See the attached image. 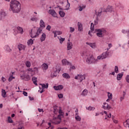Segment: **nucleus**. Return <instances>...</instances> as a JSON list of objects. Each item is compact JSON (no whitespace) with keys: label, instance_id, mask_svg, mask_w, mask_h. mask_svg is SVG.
Returning <instances> with one entry per match:
<instances>
[{"label":"nucleus","instance_id":"nucleus-12","mask_svg":"<svg viewBox=\"0 0 129 129\" xmlns=\"http://www.w3.org/2000/svg\"><path fill=\"white\" fill-rule=\"evenodd\" d=\"M68 42L67 43V50H71L73 48V43L72 42L70 41V40H68Z\"/></svg>","mask_w":129,"mask_h":129},{"label":"nucleus","instance_id":"nucleus-52","mask_svg":"<svg viewBox=\"0 0 129 129\" xmlns=\"http://www.w3.org/2000/svg\"><path fill=\"white\" fill-rule=\"evenodd\" d=\"M76 69V68L74 66H71L70 69V70H75Z\"/></svg>","mask_w":129,"mask_h":129},{"label":"nucleus","instance_id":"nucleus-27","mask_svg":"<svg viewBox=\"0 0 129 129\" xmlns=\"http://www.w3.org/2000/svg\"><path fill=\"white\" fill-rule=\"evenodd\" d=\"M5 49L9 53H10V52H12V49H11L10 46H9L8 45H5Z\"/></svg>","mask_w":129,"mask_h":129},{"label":"nucleus","instance_id":"nucleus-43","mask_svg":"<svg viewBox=\"0 0 129 129\" xmlns=\"http://www.w3.org/2000/svg\"><path fill=\"white\" fill-rule=\"evenodd\" d=\"M6 94H7V93L6 92V90H2V95L3 97H5L6 96Z\"/></svg>","mask_w":129,"mask_h":129},{"label":"nucleus","instance_id":"nucleus-53","mask_svg":"<svg viewBox=\"0 0 129 129\" xmlns=\"http://www.w3.org/2000/svg\"><path fill=\"white\" fill-rule=\"evenodd\" d=\"M46 30H47V31H51V26L50 25H47Z\"/></svg>","mask_w":129,"mask_h":129},{"label":"nucleus","instance_id":"nucleus-21","mask_svg":"<svg viewBox=\"0 0 129 129\" xmlns=\"http://www.w3.org/2000/svg\"><path fill=\"white\" fill-rule=\"evenodd\" d=\"M78 31L79 32H82L83 30V27L82 26V24L80 22L78 23Z\"/></svg>","mask_w":129,"mask_h":129},{"label":"nucleus","instance_id":"nucleus-16","mask_svg":"<svg viewBox=\"0 0 129 129\" xmlns=\"http://www.w3.org/2000/svg\"><path fill=\"white\" fill-rule=\"evenodd\" d=\"M41 68H42V70H43V71H46V70H47V69L49 68V66L47 63H44L42 64Z\"/></svg>","mask_w":129,"mask_h":129},{"label":"nucleus","instance_id":"nucleus-58","mask_svg":"<svg viewBox=\"0 0 129 129\" xmlns=\"http://www.w3.org/2000/svg\"><path fill=\"white\" fill-rule=\"evenodd\" d=\"M108 97H112V94L109 92H108Z\"/></svg>","mask_w":129,"mask_h":129},{"label":"nucleus","instance_id":"nucleus-54","mask_svg":"<svg viewBox=\"0 0 129 129\" xmlns=\"http://www.w3.org/2000/svg\"><path fill=\"white\" fill-rule=\"evenodd\" d=\"M125 80L127 83H129V75H127L125 77Z\"/></svg>","mask_w":129,"mask_h":129},{"label":"nucleus","instance_id":"nucleus-34","mask_svg":"<svg viewBox=\"0 0 129 129\" xmlns=\"http://www.w3.org/2000/svg\"><path fill=\"white\" fill-rule=\"evenodd\" d=\"M40 85L42 86V88L44 89L45 88H48V84H40Z\"/></svg>","mask_w":129,"mask_h":129},{"label":"nucleus","instance_id":"nucleus-6","mask_svg":"<svg viewBox=\"0 0 129 129\" xmlns=\"http://www.w3.org/2000/svg\"><path fill=\"white\" fill-rule=\"evenodd\" d=\"M108 56V51H106L103 52L101 54L98 55L97 57V60H103V59H106Z\"/></svg>","mask_w":129,"mask_h":129},{"label":"nucleus","instance_id":"nucleus-10","mask_svg":"<svg viewBox=\"0 0 129 129\" xmlns=\"http://www.w3.org/2000/svg\"><path fill=\"white\" fill-rule=\"evenodd\" d=\"M61 70V69L60 68H58V69H56V70L54 71L53 73H52L51 74V77L54 78V77H56L57 76V74H58V73H59V72H60Z\"/></svg>","mask_w":129,"mask_h":129},{"label":"nucleus","instance_id":"nucleus-47","mask_svg":"<svg viewBox=\"0 0 129 129\" xmlns=\"http://www.w3.org/2000/svg\"><path fill=\"white\" fill-rule=\"evenodd\" d=\"M108 48H107V51H108V50H109V49H110V48H111L112 47V44L111 43H108Z\"/></svg>","mask_w":129,"mask_h":129},{"label":"nucleus","instance_id":"nucleus-40","mask_svg":"<svg viewBox=\"0 0 129 129\" xmlns=\"http://www.w3.org/2000/svg\"><path fill=\"white\" fill-rule=\"evenodd\" d=\"M86 7L84 6H79V10L80 11V12H82V11H83V10H84V9H85Z\"/></svg>","mask_w":129,"mask_h":129},{"label":"nucleus","instance_id":"nucleus-11","mask_svg":"<svg viewBox=\"0 0 129 129\" xmlns=\"http://www.w3.org/2000/svg\"><path fill=\"white\" fill-rule=\"evenodd\" d=\"M86 44L90 46L92 49H96L97 48V46L96 45V43H91V42H86Z\"/></svg>","mask_w":129,"mask_h":129},{"label":"nucleus","instance_id":"nucleus-7","mask_svg":"<svg viewBox=\"0 0 129 129\" xmlns=\"http://www.w3.org/2000/svg\"><path fill=\"white\" fill-rule=\"evenodd\" d=\"M86 77V75L85 74H79L75 77V79H76V80H80V82H82L83 80H85Z\"/></svg>","mask_w":129,"mask_h":129},{"label":"nucleus","instance_id":"nucleus-15","mask_svg":"<svg viewBox=\"0 0 129 129\" xmlns=\"http://www.w3.org/2000/svg\"><path fill=\"white\" fill-rule=\"evenodd\" d=\"M102 107L104 109H110L111 108V107L107 103H104Z\"/></svg>","mask_w":129,"mask_h":129},{"label":"nucleus","instance_id":"nucleus-38","mask_svg":"<svg viewBox=\"0 0 129 129\" xmlns=\"http://www.w3.org/2000/svg\"><path fill=\"white\" fill-rule=\"evenodd\" d=\"M59 14L61 18H64L65 17V13L63 11H59Z\"/></svg>","mask_w":129,"mask_h":129},{"label":"nucleus","instance_id":"nucleus-46","mask_svg":"<svg viewBox=\"0 0 129 129\" xmlns=\"http://www.w3.org/2000/svg\"><path fill=\"white\" fill-rule=\"evenodd\" d=\"M75 118L78 121H80V120H81V117H80V116H76Z\"/></svg>","mask_w":129,"mask_h":129},{"label":"nucleus","instance_id":"nucleus-24","mask_svg":"<svg viewBox=\"0 0 129 129\" xmlns=\"http://www.w3.org/2000/svg\"><path fill=\"white\" fill-rule=\"evenodd\" d=\"M30 20L32 22H35V23H37L39 21V18L36 16H33L30 19Z\"/></svg>","mask_w":129,"mask_h":129},{"label":"nucleus","instance_id":"nucleus-30","mask_svg":"<svg viewBox=\"0 0 129 129\" xmlns=\"http://www.w3.org/2000/svg\"><path fill=\"white\" fill-rule=\"evenodd\" d=\"M105 12H109L110 13H112V12H113V9L112 8V7H108Z\"/></svg>","mask_w":129,"mask_h":129},{"label":"nucleus","instance_id":"nucleus-26","mask_svg":"<svg viewBox=\"0 0 129 129\" xmlns=\"http://www.w3.org/2000/svg\"><path fill=\"white\" fill-rule=\"evenodd\" d=\"M62 77H63V78H66V79H70V75H69V74L68 73H63L62 74Z\"/></svg>","mask_w":129,"mask_h":129},{"label":"nucleus","instance_id":"nucleus-57","mask_svg":"<svg viewBox=\"0 0 129 129\" xmlns=\"http://www.w3.org/2000/svg\"><path fill=\"white\" fill-rule=\"evenodd\" d=\"M113 118H114V117H113V116H112V119H113V122H114V123H117V122H118V121L117 120H116L113 119Z\"/></svg>","mask_w":129,"mask_h":129},{"label":"nucleus","instance_id":"nucleus-49","mask_svg":"<svg viewBox=\"0 0 129 129\" xmlns=\"http://www.w3.org/2000/svg\"><path fill=\"white\" fill-rule=\"evenodd\" d=\"M87 109H88V110H94V109H95V108L89 106L88 108H87Z\"/></svg>","mask_w":129,"mask_h":129},{"label":"nucleus","instance_id":"nucleus-63","mask_svg":"<svg viewBox=\"0 0 129 129\" xmlns=\"http://www.w3.org/2000/svg\"><path fill=\"white\" fill-rule=\"evenodd\" d=\"M92 30L91 31H89V33H88V34H89V35H90V36H91V37H92V34H91V33H92Z\"/></svg>","mask_w":129,"mask_h":129},{"label":"nucleus","instance_id":"nucleus-3","mask_svg":"<svg viewBox=\"0 0 129 129\" xmlns=\"http://www.w3.org/2000/svg\"><path fill=\"white\" fill-rule=\"evenodd\" d=\"M33 73V69L32 68H29L25 71H22L21 75V78L24 80H26V81H29V80H31V76L30 74Z\"/></svg>","mask_w":129,"mask_h":129},{"label":"nucleus","instance_id":"nucleus-64","mask_svg":"<svg viewBox=\"0 0 129 129\" xmlns=\"http://www.w3.org/2000/svg\"><path fill=\"white\" fill-rule=\"evenodd\" d=\"M63 95L62 94H59L58 95V97H63Z\"/></svg>","mask_w":129,"mask_h":129},{"label":"nucleus","instance_id":"nucleus-28","mask_svg":"<svg viewBox=\"0 0 129 129\" xmlns=\"http://www.w3.org/2000/svg\"><path fill=\"white\" fill-rule=\"evenodd\" d=\"M88 93V90L86 89H84L82 93V96H86Z\"/></svg>","mask_w":129,"mask_h":129},{"label":"nucleus","instance_id":"nucleus-29","mask_svg":"<svg viewBox=\"0 0 129 129\" xmlns=\"http://www.w3.org/2000/svg\"><path fill=\"white\" fill-rule=\"evenodd\" d=\"M57 38L59 41L60 44H63V42L65 41V38H62L61 36H58Z\"/></svg>","mask_w":129,"mask_h":129},{"label":"nucleus","instance_id":"nucleus-56","mask_svg":"<svg viewBox=\"0 0 129 129\" xmlns=\"http://www.w3.org/2000/svg\"><path fill=\"white\" fill-rule=\"evenodd\" d=\"M2 81L3 82H6V81H7V79H6V78L4 77H2Z\"/></svg>","mask_w":129,"mask_h":129},{"label":"nucleus","instance_id":"nucleus-22","mask_svg":"<svg viewBox=\"0 0 129 129\" xmlns=\"http://www.w3.org/2000/svg\"><path fill=\"white\" fill-rule=\"evenodd\" d=\"M62 64L63 66H66V65L69 64V62L67 59H63L61 60Z\"/></svg>","mask_w":129,"mask_h":129},{"label":"nucleus","instance_id":"nucleus-4","mask_svg":"<svg viewBox=\"0 0 129 129\" xmlns=\"http://www.w3.org/2000/svg\"><path fill=\"white\" fill-rule=\"evenodd\" d=\"M59 115L57 117H53V119L51 120L52 123L53 124H59L61 122V118L64 117V112L62 111L61 109L58 111Z\"/></svg>","mask_w":129,"mask_h":129},{"label":"nucleus","instance_id":"nucleus-61","mask_svg":"<svg viewBox=\"0 0 129 129\" xmlns=\"http://www.w3.org/2000/svg\"><path fill=\"white\" fill-rule=\"evenodd\" d=\"M112 97H109L108 99H107L106 101L108 102V101H110V100H112Z\"/></svg>","mask_w":129,"mask_h":129},{"label":"nucleus","instance_id":"nucleus-48","mask_svg":"<svg viewBox=\"0 0 129 129\" xmlns=\"http://www.w3.org/2000/svg\"><path fill=\"white\" fill-rule=\"evenodd\" d=\"M114 72H115V73H118V67H117V66H115Z\"/></svg>","mask_w":129,"mask_h":129},{"label":"nucleus","instance_id":"nucleus-51","mask_svg":"<svg viewBox=\"0 0 129 129\" xmlns=\"http://www.w3.org/2000/svg\"><path fill=\"white\" fill-rule=\"evenodd\" d=\"M70 33H73V32H74V31H75V29L73 27H70Z\"/></svg>","mask_w":129,"mask_h":129},{"label":"nucleus","instance_id":"nucleus-23","mask_svg":"<svg viewBox=\"0 0 129 129\" xmlns=\"http://www.w3.org/2000/svg\"><path fill=\"white\" fill-rule=\"evenodd\" d=\"M25 48H26V46H25V45L23 44H19L18 45V49L19 51H23V50H25Z\"/></svg>","mask_w":129,"mask_h":129},{"label":"nucleus","instance_id":"nucleus-60","mask_svg":"<svg viewBox=\"0 0 129 129\" xmlns=\"http://www.w3.org/2000/svg\"><path fill=\"white\" fill-rule=\"evenodd\" d=\"M23 94L24 95V96H28V93L26 92L23 91Z\"/></svg>","mask_w":129,"mask_h":129},{"label":"nucleus","instance_id":"nucleus-31","mask_svg":"<svg viewBox=\"0 0 129 129\" xmlns=\"http://www.w3.org/2000/svg\"><path fill=\"white\" fill-rule=\"evenodd\" d=\"M25 65L27 68H30L31 67V61L29 60H27L25 61Z\"/></svg>","mask_w":129,"mask_h":129},{"label":"nucleus","instance_id":"nucleus-50","mask_svg":"<svg viewBox=\"0 0 129 129\" xmlns=\"http://www.w3.org/2000/svg\"><path fill=\"white\" fill-rule=\"evenodd\" d=\"M43 91L44 89L39 87V90H38V92H39L40 93H43Z\"/></svg>","mask_w":129,"mask_h":129},{"label":"nucleus","instance_id":"nucleus-41","mask_svg":"<svg viewBox=\"0 0 129 129\" xmlns=\"http://www.w3.org/2000/svg\"><path fill=\"white\" fill-rule=\"evenodd\" d=\"M93 24L95 26H96V25L98 24V17H97L96 20H94Z\"/></svg>","mask_w":129,"mask_h":129},{"label":"nucleus","instance_id":"nucleus-42","mask_svg":"<svg viewBox=\"0 0 129 129\" xmlns=\"http://www.w3.org/2000/svg\"><path fill=\"white\" fill-rule=\"evenodd\" d=\"M53 109H54L53 112L54 113H55V114H56V113L58 112V109H57V107L56 106H54Z\"/></svg>","mask_w":129,"mask_h":129},{"label":"nucleus","instance_id":"nucleus-13","mask_svg":"<svg viewBox=\"0 0 129 129\" xmlns=\"http://www.w3.org/2000/svg\"><path fill=\"white\" fill-rule=\"evenodd\" d=\"M39 26L40 28H42L44 29L46 27L45 25V22H44V20L43 19H41L39 22Z\"/></svg>","mask_w":129,"mask_h":129},{"label":"nucleus","instance_id":"nucleus-1","mask_svg":"<svg viewBox=\"0 0 129 129\" xmlns=\"http://www.w3.org/2000/svg\"><path fill=\"white\" fill-rule=\"evenodd\" d=\"M81 56L86 59V62L87 64H96V63H97V59H95L88 51H84L82 52Z\"/></svg>","mask_w":129,"mask_h":129},{"label":"nucleus","instance_id":"nucleus-37","mask_svg":"<svg viewBox=\"0 0 129 129\" xmlns=\"http://www.w3.org/2000/svg\"><path fill=\"white\" fill-rule=\"evenodd\" d=\"M32 81L34 83V84H35V85H37V78L33 77L32 78Z\"/></svg>","mask_w":129,"mask_h":129},{"label":"nucleus","instance_id":"nucleus-55","mask_svg":"<svg viewBox=\"0 0 129 129\" xmlns=\"http://www.w3.org/2000/svg\"><path fill=\"white\" fill-rule=\"evenodd\" d=\"M53 34H54V38H56V37H57V35H58V34L57 33V31H53Z\"/></svg>","mask_w":129,"mask_h":129},{"label":"nucleus","instance_id":"nucleus-20","mask_svg":"<svg viewBox=\"0 0 129 129\" xmlns=\"http://www.w3.org/2000/svg\"><path fill=\"white\" fill-rule=\"evenodd\" d=\"M122 76H123V73H119L117 75L116 79L118 81L121 80L122 78Z\"/></svg>","mask_w":129,"mask_h":129},{"label":"nucleus","instance_id":"nucleus-14","mask_svg":"<svg viewBox=\"0 0 129 129\" xmlns=\"http://www.w3.org/2000/svg\"><path fill=\"white\" fill-rule=\"evenodd\" d=\"M43 29L44 28H43L42 27L37 28L36 34H37L38 37H39V36H40V34L42 33V32H43Z\"/></svg>","mask_w":129,"mask_h":129},{"label":"nucleus","instance_id":"nucleus-39","mask_svg":"<svg viewBox=\"0 0 129 129\" xmlns=\"http://www.w3.org/2000/svg\"><path fill=\"white\" fill-rule=\"evenodd\" d=\"M15 77L13 76V75H11L8 79V81H9V82H11L13 80V79H15Z\"/></svg>","mask_w":129,"mask_h":129},{"label":"nucleus","instance_id":"nucleus-5","mask_svg":"<svg viewBox=\"0 0 129 129\" xmlns=\"http://www.w3.org/2000/svg\"><path fill=\"white\" fill-rule=\"evenodd\" d=\"M95 33H96V36L99 38H103V37H104V34L106 33V30L104 29H95Z\"/></svg>","mask_w":129,"mask_h":129},{"label":"nucleus","instance_id":"nucleus-17","mask_svg":"<svg viewBox=\"0 0 129 129\" xmlns=\"http://www.w3.org/2000/svg\"><path fill=\"white\" fill-rule=\"evenodd\" d=\"M63 85L55 86L53 87L54 90H62V89L63 88Z\"/></svg>","mask_w":129,"mask_h":129},{"label":"nucleus","instance_id":"nucleus-19","mask_svg":"<svg viewBox=\"0 0 129 129\" xmlns=\"http://www.w3.org/2000/svg\"><path fill=\"white\" fill-rule=\"evenodd\" d=\"M40 40L41 42H44V41L46 40V34L45 33H42L40 37Z\"/></svg>","mask_w":129,"mask_h":129},{"label":"nucleus","instance_id":"nucleus-18","mask_svg":"<svg viewBox=\"0 0 129 129\" xmlns=\"http://www.w3.org/2000/svg\"><path fill=\"white\" fill-rule=\"evenodd\" d=\"M6 16H7L6 12H1L0 15V21H3V20L5 19V17H6Z\"/></svg>","mask_w":129,"mask_h":129},{"label":"nucleus","instance_id":"nucleus-2","mask_svg":"<svg viewBox=\"0 0 129 129\" xmlns=\"http://www.w3.org/2000/svg\"><path fill=\"white\" fill-rule=\"evenodd\" d=\"M10 11L18 14L21 11V4L17 0H12L10 2Z\"/></svg>","mask_w":129,"mask_h":129},{"label":"nucleus","instance_id":"nucleus-25","mask_svg":"<svg viewBox=\"0 0 129 129\" xmlns=\"http://www.w3.org/2000/svg\"><path fill=\"white\" fill-rule=\"evenodd\" d=\"M17 30H18V33H19V34H24V30L23 29V28L18 26L17 27Z\"/></svg>","mask_w":129,"mask_h":129},{"label":"nucleus","instance_id":"nucleus-36","mask_svg":"<svg viewBox=\"0 0 129 129\" xmlns=\"http://www.w3.org/2000/svg\"><path fill=\"white\" fill-rule=\"evenodd\" d=\"M69 8H70V4L68 2V4L65 7V8L63 9L64 11H68L69 10Z\"/></svg>","mask_w":129,"mask_h":129},{"label":"nucleus","instance_id":"nucleus-59","mask_svg":"<svg viewBox=\"0 0 129 129\" xmlns=\"http://www.w3.org/2000/svg\"><path fill=\"white\" fill-rule=\"evenodd\" d=\"M121 32L123 34H126V33H127V31H126L125 29L122 30Z\"/></svg>","mask_w":129,"mask_h":129},{"label":"nucleus","instance_id":"nucleus-45","mask_svg":"<svg viewBox=\"0 0 129 129\" xmlns=\"http://www.w3.org/2000/svg\"><path fill=\"white\" fill-rule=\"evenodd\" d=\"M91 30L94 31V24L93 23H91Z\"/></svg>","mask_w":129,"mask_h":129},{"label":"nucleus","instance_id":"nucleus-9","mask_svg":"<svg viewBox=\"0 0 129 129\" xmlns=\"http://www.w3.org/2000/svg\"><path fill=\"white\" fill-rule=\"evenodd\" d=\"M48 14L52 16L53 18H57V13H56V11L54 10L50 9L48 10Z\"/></svg>","mask_w":129,"mask_h":129},{"label":"nucleus","instance_id":"nucleus-33","mask_svg":"<svg viewBox=\"0 0 129 129\" xmlns=\"http://www.w3.org/2000/svg\"><path fill=\"white\" fill-rule=\"evenodd\" d=\"M129 119L126 120L125 122H124L123 124H124V126H125V127H128L129 126Z\"/></svg>","mask_w":129,"mask_h":129},{"label":"nucleus","instance_id":"nucleus-35","mask_svg":"<svg viewBox=\"0 0 129 129\" xmlns=\"http://www.w3.org/2000/svg\"><path fill=\"white\" fill-rule=\"evenodd\" d=\"M28 45H33L34 44V41H33V39H30L27 41Z\"/></svg>","mask_w":129,"mask_h":129},{"label":"nucleus","instance_id":"nucleus-62","mask_svg":"<svg viewBox=\"0 0 129 129\" xmlns=\"http://www.w3.org/2000/svg\"><path fill=\"white\" fill-rule=\"evenodd\" d=\"M56 33L57 34V35H62V32L61 31H56Z\"/></svg>","mask_w":129,"mask_h":129},{"label":"nucleus","instance_id":"nucleus-44","mask_svg":"<svg viewBox=\"0 0 129 129\" xmlns=\"http://www.w3.org/2000/svg\"><path fill=\"white\" fill-rule=\"evenodd\" d=\"M8 122H9V123H13V120L12 119V118L11 117H8Z\"/></svg>","mask_w":129,"mask_h":129},{"label":"nucleus","instance_id":"nucleus-32","mask_svg":"<svg viewBox=\"0 0 129 129\" xmlns=\"http://www.w3.org/2000/svg\"><path fill=\"white\" fill-rule=\"evenodd\" d=\"M32 72H33L34 74H36V73H38L39 72V69L37 67L34 68L33 70H32Z\"/></svg>","mask_w":129,"mask_h":129},{"label":"nucleus","instance_id":"nucleus-8","mask_svg":"<svg viewBox=\"0 0 129 129\" xmlns=\"http://www.w3.org/2000/svg\"><path fill=\"white\" fill-rule=\"evenodd\" d=\"M30 35L31 38H37V37H38V34H37V32H36V30L35 29L31 30L30 32Z\"/></svg>","mask_w":129,"mask_h":129}]
</instances>
